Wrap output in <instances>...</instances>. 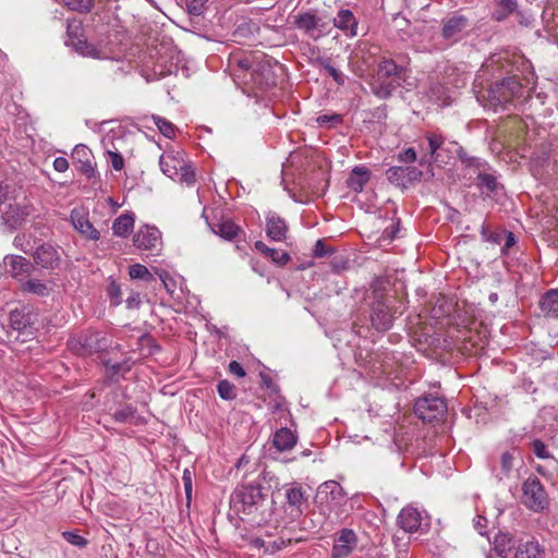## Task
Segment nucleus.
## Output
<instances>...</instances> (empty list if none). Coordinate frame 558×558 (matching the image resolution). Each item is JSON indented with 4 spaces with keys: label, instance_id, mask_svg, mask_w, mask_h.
<instances>
[{
    "label": "nucleus",
    "instance_id": "2f4dec72",
    "mask_svg": "<svg viewBox=\"0 0 558 558\" xmlns=\"http://www.w3.org/2000/svg\"><path fill=\"white\" fill-rule=\"evenodd\" d=\"M541 547L537 542L529 541L520 543L515 547L513 558H539Z\"/></svg>",
    "mask_w": 558,
    "mask_h": 558
},
{
    "label": "nucleus",
    "instance_id": "603ef678",
    "mask_svg": "<svg viewBox=\"0 0 558 558\" xmlns=\"http://www.w3.org/2000/svg\"><path fill=\"white\" fill-rule=\"evenodd\" d=\"M63 538L69 542L70 544L77 546L80 548L86 546L87 541L82 535L75 533V532H63Z\"/></svg>",
    "mask_w": 558,
    "mask_h": 558
},
{
    "label": "nucleus",
    "instance_id": "6e6552de",
    "mask_svg": "<svg viewBox=\"0 0 558 558\" xmlns=\"http://www.w3.org/2000/svg\"><path fill=\"white\" fill-rule=\"evenodd\" d=\"M3 264L7 272L14 279L21 281V283L28 279L34 270V265L27 258L21 255L9 254L3 258Z\"/></svg>",
    "mask_w": 558,
    "mask_h": 558
},
{
    "label": "nucleus",
    "instance_id": "6e6d98bb",
    "mask_svg": "<svg viewBox=\"0 0 558 558\" xmlns=\"http://www.w3.org/2000/svg\"><path fill=\"white\" fill-rule=\"evenodd\" d=\"M108 156H109V161L111 163V167L116 171H120V170L123 169V167H124V159H123V157H122V155L120 153H116V151L109 150L108 151Z\"/></svg>",
    "mask_w": 558,
    "mask_h": 558
},
{
    "label": "nucleus",
    "instance_id": "423d86ee",
    "mask_svg": "<svg viewBox=\"0 0 558 558\" xmlns=\"http://www.w3.org/2000/svg\"><path fill=\"white\" fill-rule=\"evenodd\" d=\"M316 498L320 505L326 504L331 511L345 502L347 495L339 483L327 481L319 485Z\"/></svg>",
    "mask_w": 558,
    "mask_h": 558
},
{
    "label": "nucleus",
    "instance_id": "a18cd8bd",
    "mask_svg": "<svg viewBox=\"0 0 558 558\" xmlns=\"http://www.w3.org/2000/svg\"><path fill=\"white\" fill-rule=\"evenodd\" d=\"M64 4L73 11L89 12L94 7V0H63Z\"/></svg>",
    "mask_w": 558,
    "mask_h": 558
},
{
    "label": "nucleus",
    "instance_id": "f8f14e48",
    "mask_svg": "<svg viewBox=\"0 0 558 558\" xmlns=\"http://www.w3.org/2000/svg\"><path fill=\"white\" fill-rule=\"evenodd\" d=\"M185 154L180 150H170L160 156L159 165L161 171L169 178L175 179L184 167Z\"/></svg>",
    "mask_w": 558,
    "mask_h": 558
},
{
    "label": "nucleus",
    "instance_id": "2eb2a0df",
    "mask_svg": "<svg viewBox=\"0 0 558 558\" xmlns=\"http://www.w3.org/2000/svg\"><path fill=\"white\" fill-rule=\"evenodd\" d=\"M56 287L57 283L53 279L41 280L38 278H28L21 283V291L45 298L49 296L54 291Z\"/></svg>",
    "mask_w": 558,
    "mask_h": 558
},
{
    "label": "nucleus",
    "instance_id": "4c0bfd02",
    "mask_svg": "<svg viewBox=\"0 0 558 558\" xmlns=\"http://www.w3.org/2000/svg\"><path fill=\"white\" fill-rule=\"evenodd\" d=\"M107 374L110 377L121 376L131 369V363L129 361H123L121 363H111L110 361L106 362Z\"/></svg>",
    "mask_w": 558,
    "mask_h": 558
},
{
    "label": "nucleus",
    "instance_id": "72a5a7b5",
    "mask_svg": "<svg viewBox=\"0 0 558 558\" xmlns=\"http://www.w3.org/2000/svg\"><path fill=\"white\" fill-rule=\"evenodd\" d=\"M66 45H70L74 48V43L85 40L83 36L82 23L78 20H68L66 25Z\"/></svg>",
    "mask_w": 558,
    "mask_h": 558
},
{
    "label": "nucleus",
    "instance_id": "c85d7f7f",
    "mask_svg": "<svg viewBox=\"0 0 558 558\" xmlns=\"http://www.w3.org/2000/svg\"><path fill=\"white\" fill-rule=\"evenodd\" d=\"M371 178V172L365 167H355L353 168L350 177L348 178V186L354 192H361L365 184L368 182Z\"/></svg>",
    "mask_w": 558,
    "mask_h": 558
},
{
    "label": "nucleus",
    "instance_id": "58836bf2",
    "mask_svg": "<svg viewBox=\"0 0 558 558\" xmlns=\"http://www.w3.org/2000/svg\"><path fill=\"white\" fill-rule=\"evenodd\" d=\"M218 395L223 400H233L236 397L235 387L229 380H220L217 385Z\"/></svg>",
    "mask_w": 558,
    "mask_h": 558
},
{
    "label": "nucleus",
    "instance_id": "6ab92c4d",
    "mask_svg": "<svg viewBox=\"0 0 558 558\" xmlns=\"http://www.w3.org/2000/svg\"><path fill=\"white\" fill-rule=\"evenodd\" d=\"M236 500L243 504V510L252 508L263 500L262 488L258 485H247L235 494Z\"/></svg>",
    "mask_w": 558,
    "mask_h": 558
},
{
    "label": "nucleus",
    "instance_id": "338daca9",
    "mask_svg": "<svg viewBox=\"0 0 558 558\" xmlns=\"http://www.w3.org/2000/svg\"><path fill=\"white\" fill-rule=\"evenodd\" d=\"M515 244V238H514V234L509 232L507 234V238H506V242L504 244V246L501 247V252L504 254H508V251L511 246H513Z\"/></svg>",
    "mask_w": 558,
    "mask_h": 558
},
{
    "label": "nucleus",
    "instance_id": "c756f323",
    "mask_svg": "<svg viewBox=\"0 0 558 558\" xmlns=\"http://www.w3.org/2000/svg\"><path fill=\"white\" fill-rule=\"evenodd\" d=\"M286 498L290 507L302 511V506L306 504L305 490L299 484H292L286 488Z\"/></svg>",
    "mask_w": 558,
    "mask_h": 558
},
{
    "label": "nucleus",
    "instance_id": "4468645a",
    "mask_svg": "<svg viewBox=\"0 0 558 558\" xmlns=\"http://www.w3.org/2000/svg\"><path fill=\"white\" fill-rule=\"evenodd\" d=\"M355 546V533L352 530L343 529L335 541L331 555L333 558H344L352 553Z\"/></svg>",
    "mask_w": 558,
    "mask_h": 558
},
{
    "label": "nucleus",
    "instance_id": "393cba45",
    "mask_svg": "<svg viewBox=\"0 0 558 558\" xmlns=\"http://www.w3.org/2000/svg\"><path fill=\"white\" fill-rule=\"evenodd\" d=\"M539 307L544 316L558 318V290L547 291L541 299Z\"/></svg>",
    "mask_w": 558,
    "mask_h": 558
},
{
    "label": "nucleus",
    "instance_id": "09e8293b",
    "mask_svg": "<svg viewBox=\"0 0 558 558\" xmlns=\"http://www.w3.org/2000/svg\"><path fill=\"white\" fill-rule=\"evenodd\" d=\"M180 182L191 185L195 182L194 168L186 161L184 167L180 170V174L174 179Z\"/></svg>",
    "mask_w": 558,
    "mask_h": 558
},
{
    "label": "nucleus",
    "instance_id": "dca6fc26",
    "mask_svg": "<svg viewBox=\"0 0 558 558\" xmlns=\"http://www.w3.org/2000/svg\"><path fill=\"white\" fill-rule=\"evenodd\" d=\"M468 26L466 17L454 14L442 21L441 35L445 39L457 40Z\"/></svg>",
    "mask_w": 558,
    "mask_h": 558
},
{
    "label": "nucleus",
    "instance_id": "de8ad7c7",
    "mask_svg": "<svg viewBox=\"0 0 558 558\" xmlns=\"http://www.w3.org/2000/svg\"><path fill=\"white\" fill-rule=\"evenodd\" d=\"M316 122L319 126L333 128L342 123V116L338 113L322 114L317 117Z\"/></svg>",
    "mask_w": 558,
    "mask_h": 558
},
{
    "label": "nucleus",
    "instance_id": "1a4fd4ad",
    "mask_svg": "<svg viewBox=\"0 0 558 558\" xmlns=\"http://www.w3.org/2000/svg\"><path fill=\"white\" fill-rule=\"evenodd\" d=\"M28 209L21 206L15 199L9 198L4 193V197L0 204V217L10 227H15L21 223L26 216H28Z\"/></svg>",
    "mask_w": 558,
    "mask_h": 558
},
{
    "label": "nucleus",
    "instance_id": "9b49d317",
    "mask_svg": "<svg viewBox=\"0 0 558 558\" xmlns=\"http://www.w3.org/2000/svg\"><path fill=\"white\" fill-rule=\"evenodd\" d=\"M133 243L140 250H158L161 245V233L156 227L143 226L134 234Z\"/></svg>",
    "mask_w": 558,
    "mask_h": 558
},
{
    "label": "nucleus",
    "instance_id": "f257e3e1",
    "mask_svg": "<svg viewBox=\"0 0 558 558\" xmlns=\"http://www.w3.org/2000/svg\"><path fill=\"white\" fill-rule=\"evenodd\" d=\"M402 73V66L398 65L392 59L384 58L379 62L377 72L371 83L373 93L379 98L389 97L400 86Z\"/></svg>",
    "mask_w": 558,
    "mask_h": 558
},
{
    "label": "nucleus",
    "instance_id": "412c9836",
    "mask_svg": "<svg viewBox=\"0 0 558 558\" xmlns=\"http://www.w3.org/2000/svg\"><path fill=\"white\" fill-rule=\"evenodd\" d=\"M294 24L299 29L306 32L312 38L316 39L323 35V32L319 31L317 35H315V31L319 27V19L310 12L299 14L294 16Z\"/></svg>",
    "mask_w": 558,
    "mask_h": 558
},
{
    "label": "nucleus",
    "instance_id": "37998d69",
    "mask_svg": "<svg viewBox=\"0 0 558 558\" xmlns=\"http://www.w3.org/2000/svg\"><path fill=\"white\" fill-rule=\"evenodd\" d=\"M74 49L78 53L86 56V57L99 58V56H100V51L97 50V48L94 47L93 45L88 44L86 40H81V41L74 43Z\"/></svg>",
    "mask_w": 558,
    "mask_h": 558
},
{
    "label": "nucleus",
    "instance_id": "f3484780",
    "mask_svg": "<svg viewBox=\"0 0 558 558\" xmlns=\"http://www.w3.org/2000/svg\"><path fill=\"white\" fill-rule=\"evenodd\" d=\"M71 220L73 223L74 229L81 233L83 236H85L88 240L97 241L100 238V233L97 229L94 228L89 219L81 214L73 211L71 215Z\"/></svg>",
    "mask_w": 558,
    "mask_h": 558
},
{
    "label": "nucleus",
    "instance_id": "aec40b11",
    "mask_svg": "<svg viewBox=\"0 0 558 558\" xmlns=\"http://www.w3.org/2000/svg\"><path fill=\"white\" fill-rule=\"evenodd\" d=\"M288 227L286 221L276 214H269L266 218L267 235L274 241L286 239Z\"/></svg>",
    "mask_w": 558,
    "mask_h": 558
},
{
    "label": "nucleus",
    "instance_id": "5701e85b",
    "mask_svg": "<svg viewBox=\"0 0 558 558\" xmlns=\"http://www.w3.org/2000/svg\"><path fill=\"white\" fill-rule=\"evenodd\" d=\"M333 25L342 32H345L351 37L356 35L357 21L353 13L348 10H340L333 19Z\"/></svg>",
    "mask_w": 558,
    "mask_h": 558
},
{
    "label": "nucleus",
    "instance_id": "ddd939ff",
    "mask_svg": "<svg viewBox=\"0 0 558 558\" xmlns=\"http://www.w3.org/2000/svg\"><path fill=\"white\" fill-rule=\"evenodd\" d=\"M371 320L377 330H388L392 326L393 314L390 306L384 301H376L372 305Z\"/></svg>",
    "mask_w": 558,
    "mask_h": 558
},
{
    "label": "nucleus",
    "instance_id": "5fc2aeb1",
    "mask_svg": "<svg viewBox=\"0 0 558 558\" xmlns=\"http://www.w3.org/2000/svg\"><path fill=\"white\" fill-rule=\"evenodd\" d=\"M398 161L404 163H411L416 160V151L414 148L409 147L402 151H400L397 156Z\"/></svg>",
    "mask_w": 558,
    "mask_h": 558
},
{
    "label": "nucleus",
    "instance_id": "49530a36",
    "mask_svg": "<svg viewBox=\"0 0 558 558\" xmlns=\"http://www.w3.org/2000/svg\"><path fill=\"white\" fill-rule=\"evenodd\" d=\"M476 185L480 189H486L488 192H495L497 189V181L496 178L488 173H480L477 175V183Z\"/></svg>",
    "mask_w": 558,
    "mask_h": 558
},
{
    "label": "nucleus",
    "instance_id": "4d7b16f0",
    "mask_svg": "<svg viewBox=\"0 0 558 558\" xmlns=\"http://www.w3.org/2000/svg\"><path fill=\"white\" fill-rule=\"evenodd\" d=\"M182 480L184 484L186 499L191 500L193 492L192 473L189 470H184Z\"/></svg>",
    "mask_w": 558,
    "mask_h": 558
},
{
    "label": "nucleus",
    "instance_id": "4be33fe9",
    "mask_svg": "<svg viewBox=\"0 0 558 558\" xmlns=\"http://www.w3.org/2000/svg\"><path fill=\"white\" fill-rule=\"evenodd\" d=\"M296 435L287 427L278 429L272 436V446L279 452L291 450L296 445Z\"/></svg>",
    "mask_w": 558,
    "mask_h": 558
},
{
    "label": "nucleus",
    "instance_id": "13d9d810",
    "mask_svg": "<svg viewBox=\"0 0 558 558\" xmlns=\"http://www.w3.org/2000/svg\"><path fill=\"white\" fill-rule=\"evenodd\" d=\"M331 252L332 251L325 245L323 240H317L313 248V255L315 257H324L329 255Z\"/></svg>",
    "mask_w": 558,
    "mask_h": 558
},
{
    "label": "nucleus",
    "instance_id": "9d476101",
    "mask_svg": "<svg viewBox=\"0 0 558 558\" xmlns=\"http://www.w3.org/2000/svg\"><path fill=\"white\" fill-rule=\"evenodd\" d=\"M32 256L36 265L46 269H56L61 265L59 248L49 243L39 245Z\"/></svg>",
    "mask_w": 558,
    "mask_h": 558
},
{
    "label": "nucleus",
    "instance_id": "39448f33",
    "mask_svg": "<svg viewBox=\"0 0 558 558\" xmlns=\"http://www.w3.org/2000/svg\"><path fill=\"white\" fill-rule=\"evenodd\" d=\"M523 86L514 77H508L495 83L490 88V97L497 104H508L522 96Z\"/></svg>",
    "mask_w": 558,
    "mask_h": 558
},
{
    "label": "nucleus",
    "instance_id": "3c124183",
    "mask_svg": "<svg viewBox=\"0 0 558 558\" xmlns=\"http://www.w3.org/2000/svg\"><path fill=\"white\" fill-rule=\"evenodd\" d=\"M532 450L536 457L539 459H549L553 458L547 446L539 439H535L532 442Z\"/></svg>",
    "mask_w": 558,
    "mask_h": 558
},
{
    "label": "nucleus",
    "instance_id": "a878e982",
    "mask_svg": "<svg viewBox=\"0 0 558 558\" xmlns=\"http://www.w3.org/2000/svg\"><path fill=\"white\" fill-rule=\"evenodd\" d=\"M425 138L428 143L429 159L425 160V158H422L420 160V163L422 166L426 162L430 163V162L437 161L438 157H439L438 150L441 148V146L445 143L444 135L438 132H426Z\"/></svg>",
    "mask_w": 558,
    "mask_h": 558
},
{
    "label": "nucleus",
    "instance_id": "e433bc0d",
    "mask_svg": "<svg viewBox=\"0 0 558 558\" xmlns=\"http://www.w3.org/2000/svg\"><path fill=\"white\" fill-rule=\"evenodd\" d=\"M153 120L155 125L158 128L159 132L162 135H165L168 138H172L175 136L177 128L172 122L159 116H153Z\"/></svg>",
    "mask_w": 558,
    "mask_h": 558
},
{
    "label": "nucleus",
    "instance_id": "a19ab883",
    "mask_svg": "<svg viewBox=\"0 0 558 558\" xmlns=\"http://www.w3.org/2000/svg\"><path fill=\"white\" fill-rule=\"evenodd\" d=\"M129 275L132 279H141L144 281H150L153 279V275L149 272L147 267L141 264L130 266Z\"/></svg>",
    "mask_w": 558,
    "mask_h": 558
},
{
    "label": "nucleus",
    "instance_id": "7c9ffc66",
    "mask_svg": "<svg viewBox=\"0 0 558 558\" xmlns=\"http://www.w3.org/2000/svg\"><path fill=\"white\" fill-rule=\"evenodd\" d=\"M254 246L258 252L268 256L279 266H283L290 260V255L287 252H280L276 248L268 247L263 241H256Z\"/></svg>",
    "mask_w": 558,
    "mask_h": 558
},
{
    "label": "nucleus",
    "instance_id": "052dcab7",
    "mask_svg": "<svg viewBox=\"0 0 558 558\" xmlns=\"http://www.w3.org/2000/svg\"><path fill=\"white\" fill-rule=\"evenodd\" d=\"M206 0H191L187 4L189 11L192 14L199 15Z\"/></svg>",
    "mask_w": 558,
    "mask_h": 558
},
{
    "label": "nucleus",
    "instance_id": "bf43d9fd",
    "mask_svg": "<svg viewBox=\"0 0 558 558\" xmlns=\"http://www.w3.org/2000/svg\"><path fill=\"white\" fill-rule=\"evenodd\" d=\"M233 62L238 65L239 69H241L243 71H248V70L253 69V66H254V61H253L252 57H242V58L234 57Z\"/></svg>",
    "mask_w": 558,
    "mask_h": 558
},
{
    "label": "nucleus",
    "instance_id": "a211bd4d",
    "mask_svg": "<svg viewBox=\"0 0 558 558\" xmlns=\"http://www.w3.org/2000/svg\"><path fill=\"white\" fill-rule=\"evenodd\" d=\"M421 513L413 507L403 508L398 515V524L405 532L413 533L421 525Z\"/></svg>",
    "mask_w": 558,
    "mask_h": 558
},
{
    "label": "nucleus",
    "instance_id": "0eeeda50",
    "mask_svg": "<svg viewBox=\"0 0 558 558\" xmlns=\"http://www.w3.org/2000/svg\"><path fill=\"white\" fill-rule=\"evenodd\" d=\"M519 459V451L515 448L501 452L498 460L492 464V473L494 477L501 482L510 478L515 470V464Z\"/></svg>",
    "mask_w": 558,
    "mask_h": 558
},
{
    "label": "nucleus",
    "instance_id": "20e7f679",
    "mask_svg": "<svg viewBox=\"0 0 558 558\" xmlns=\"http://www.w3.org/2000/svg\"><path fill=\"white\" fill-rule=\"evenodd\" d=\"M414 411L422 421L430 423L446 414L447 405L442 398L428 395L416 400Z\"/></svg>",
    "mask_w": 558,
    "mask_h": 558
},
{
    "label": "nucleus",
    "instance_id": "79ce46f5",
    "mask_svg": "<svg viewBox=\"0 0 558 558\" xmlns=\"http://www.w3.org/2000/svg\"><path fill=\"white\" fill-rule=\"evenodd\" d=\"M72 159L77 163L93 159L92 150L84 144H78L72 151Z\"/></svg>",
    "mask_w": 558,
    "mask_h": 558
},
{
    "label": "nucleus",
    "instance_id": "7ed1b4c3",
    "mask_svg": "<svg viewBox=\"0 0 558 558\" xmlns=\"http://www.w3.org/2000/svg\"><path fill=\"white\" fill-rule=\"evenodd\" d=\"M523 504L533 511L544 510L548 504V496L539 480L530 476L522 485Z\"/></svg>",
    "mask_w": 558,
    "mask_h": 558
},
{
    "label": "nucleus",
    "instance_id": "cd10ccee",
    "mask_svg": "<svg viewBox=\"0 0 558 558\" xmlns=\"http://www.w3.org/2000/svg\"><path fill=\"white\" fill-rule=\"evenodd\" d=\"M514 547L513 536L509 533L498 531L493 539V548L501 558H507L510 550Z\"/></svg>",
    "mask_w": 558,
    "mask_h": 558
},
{
    "label": "nucleus",
    "instance_id": "ea45409f",
    "mask_svg": "<svg viewBox=\"0 0 558 558\" xmlns=\"http://www.w3.org/2000/svg\"><path fill=\"white\" fill-rule=\"evenodd\" d=\"M13 245L21 252L31 254L33 251L32 235L26 233L17 234L13 240Z\"/></svg>",
    "mask_w": 558,
    "mask_h": 558
},
{
    "label": "nucleus",
    "instance_id": "473e14b6",
    "mask_svg": "<svg viewBox=\"0 0 558 558\" xmlns=\"http://www.w3.org/2000/svg\"><path fill=\"white\" fill-rule=\"evenodd\" d=\"M315 63L318 68L324 69L338 85H344L347 78L345 75L331 64L329 58H318Z\"/></svg>",
    "mask_w": 558,
    "mask_h": 558
},
{
    "label": "nucleus",
    "instance_id": "bb28decb",
    "mask_svg": "<svg viewBox=\"0 0 558 558\" xmlns=\"http://www.w3.org/2000/svg\"><path fill=\"white\" fill-rule=\"evenodd\" d=\"M135 216L133 213H125L114 219L112 232L117 236L126 238L134 228Z\"/></svg>",
    "mask_w": 558,
    "mask_h": 558
},
{
    "label": "nucleus",
    "instance_id": "774afa93",
    "mask_svg": "<svg viewBox=\"0 0 558 558\" xmlns=\"http://www.w3.org/2000/svg\"><path fill=\"white\" fill-rule=\"evenodd\" d=\"M404 169H407L405 178L408 177L410 180H416L422 175V171L414 167H404Z\"/></svg>",
    "mask_w": 558,
    "mask_h": 558
},
{
    "label": "nucleus",
    "instance_id": "f704fd0d",
    "mask_svg": "<svg viewBox=\"0 0 558 558\" xmlns=\"http://www.w3.org/2000/svg\"><path fill=\"white\" fill-rule=\"evenodd\" d=\"M518 7L515 0H498L497 8L494 12V17L497 21H502L507 19V16L514 12Z\"/></svg>",
    "mask_w": 558,
    "mask_h": 558
},
{
    "label": "nucleus",
    "instance_id": "8fccbe9b",
    "mask_svg": "<svg viewBox=\"0 0 558 558\" xmlns=\"http://www.w3.org/2000/svg\"><path fill=\"white\" fill-rule=\"evenodd\" d=\"M78 171L85 175L87 179H96L98 177V172L96 170V163L93 161V159L88 161H84L78 163Z\"/></svg>",
    "mask_w": 558,
    "mask_h": 558
},
{
    "label": "nucleus",
    "instance_id": "0e129e2a",
    "mask_svg": "<svg viewBox=\"0 0 558 558\" xmlns=\"http://www.w3.org/2000/svg\"><path fill=\"white\" fill-rule=\"evenodd\" d=\"M108 292H109L110 298H111L112 300H116V304H119V303H120L119 299H120V296H121V289H120V286H119V284H117V283H114V282H112V283L110 284V287H109Z\"/></svg>",
    "mask_w": 558,
    "mask_h": 558
},
{
    "label": "nucleus",
    "instance_id": "c03bdc74",
    "mask_svg": "<svg viewBox=\"0 0 558 558\" xmlns=\"http://www.w3.org/2000/svg\"><path fill=\"white\" fill-rule=\"evenodd\" d=\"M407 169L404 167H390L386 171L387 179L389 182L401 185L403 184L404 178H405Z\"/></svg>",
    "mask_w": 558,
    "mask_h": 558
},
{
    "label": "nucleus",
    "instance_id": "e2e57ef3",
    "mask_svg": "<svg viewBox=\"0 0 558 558\" xmlns=\"http://www.w3.org/2000/svg\"><path fill=\"white\" fill-rule=\"evenodd\" d=\"M53 168L58 172H65L69 169V161L64 157H57L53 160Z\"/></svg>",
    "mask_w": 558,
    "mask_h": 558
},
{
    "label": "nucleus",
    "instance_id": "b1692460",
    "mask_svg": "<svg viewBox=\"0 0 558 558\" xmlns=\"http://www.w3.org/2000/svg\"><path fill=\"white\" fill-rule=\"evenodd\" d=\"M210 228L215 234L226 240H232L242 232V229L230 219H221L217 222H213L210 223Z\"/></svg>",
    "mask_w": 558,
    "mask_h": 558
},
{
    "label": "nucleus",
    "instance_id": "864d4df0",
    "mask_svg": "<svg viewBox=\"0 0 558 558\" xmlns=\"http://www.w3.org/2000/svg\"><path fill=\"white\" fill-rule=\"evenodd\" d=\"M135 411L131 407H124L114 412L113 418L117 422L124 423L134 416Z\"/></svg>",
    "mask_w": 558,
    "mask_h": 558
},
{
    "label": "nucleus",
    "instance_id": "680f3d73",
    "mask_svg": "<svg viewBox=\"0 0 558 558\" xmlns=\"http://www.w3.org/2000/svg\"><path fill=\"white\" fill-rule=\"evenodd\" d=\"M228 368H229V372H230L232 375H234V376H236V377H239V378L244 377V376H245V374H246V373H245V371H244V368H243V366H242L239 362H236V361H232V362H230V364H229V367H228Z\"/></svg>",
    "mask_w": 558,
    "mask_h": 558
},
{
    "label": "nucleus",
    "instance_id": "c9c22d12",
    "mask_svg": "<svg viewBox=\"0 0 558 558\" xmlns=\"http://www.w3.org/2000/svg\"><path fill=\"white\" fill-rule=\"evenodd\" d=\"M10 324L16 330H22L31 325V317L24 310H14L10 313Z\"/></svg>",
    "mask_w": 558,
    "mask_h": 558
},
{
    "label": "nucleus",
    "instance_id": "69168bd1",
    "mask_svg": "<svg viewBox=\"0 0 558 558\" xmlns=\"http://www.w3.org/2000/svg\"><path fill=\"white\" fill-rule=\"evenodd\" d=\"M126 305L129 308H136L140 306L141 304V298H140V294L138 293H132L130 296H128L126 299Z\"/></svg>",
    "mask_w": 558,
    "mask_h": 558
},
{
    "label": "nucleus",
    "instance_id": "f03ea898",
    "mask_svg": "<svg viewBox=\"0 0 558 558\" xmlns=\"http://www.w3.org/2000/svg\"><path fill=\"white\" fill-rule=\"evenodd\" d=\"M71 351L78 355H89L109 348V339L99 331L86 330L68 341Z\"/></svg>",
    "mask_w": 558,
    "mask_h": 558
}]
</instances>
